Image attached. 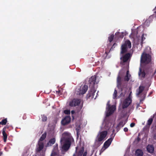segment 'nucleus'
<instances>
[{"label": "nucleus", "instance_id": "5", "mask_svg": "<svg viewBox=\"0 0 156 156\" xmlns=\"http://www.w3.org/2000/svg\"><path fill=\"white\" fill-rule=\"evenodd\" d=\"M151 60V56L148 54L143 53L141 57L140 63H141L148 64Z\"/></svg>", "mask_w": 156, "mask_h": 156}, {"label": "nucleus", "instance_id": "4", "mask_svg": "<svg viewBox=\"0 0 156 156\" xmlns=\"http://www.w3.org/2000/svg\"><path fill=\"white\" fill-rule=\"evenodd\" d=\"M44 143L43 142L38 141L35 149V153L38 156H41L44 154L43 149L44 148Z\"/></svg>", "mask_w": 156, "mask_h": 156}, {"label": "nucleus", "instance_id": "53", "mask_svg": "<svg viewBox=\"0 0 156 156\" xmlns=\"http://www.w3.org/2000/svg\"><path fill=\"white\" fill-rule=\"evenodd\" d=\"M154 14H153V15H152V16H154Z\"/></svg>", "mask_w": 156, "mask_h": 156}, {"label": "nucleus", "instance_id": "42", "mask_svg": "<svg viewBox=\"0 0 156 156\" xmlns=\"http://www.w3.org/2000/svg\"><path fill=\"white\" fill-rule=\"evenodd\" d=\"M87 155V152H85L83 153V156H86Z\"/></svg>", "mask_w": 156, "mask_h": 156}, {"label": "nucleus", "instance_id": "18", "mask_svg": "<svg viewBox=\"0 0 156 156\" xmlns=\"http://www.w3.org/2000/svg\"><path fill=\"white\" fill-rule=\"evenodd\" d=\"M126 122L122 120L120 121L117 125L116 129L118 131L120 129V127H122L125 124Z\"/></svg>", "mask_w": 156, "mask_h": 156}, {"label": "nucleus", "instance_id": "52", "mask_svg": "<svg viewBox=\"0 0 156 156\" xmlns=\"http://www.w3.org/2000/svg\"><path fill=\"white\" fill-rule=\"evenodd\" d=\"M152 93V92H151L150 93V94H151Z\"/></svg>", "mask_w": 156, "mask_h": 156}, {"label": "nucleus", "instance_id": "37", "mask_svg": "<svg viewBox=\"0 0 156 156\" xmlns=\"http://www.w3.org/2000/svg\"><path fill=\"white\" fill-rule=\"evenodd\" d=\"M135 123L133 122H132V123H131L130 124V126L131 127H134L135 126Z\"/></svg>", "mask_w": 156, "mask_h": 156}, {"label": "nucleus", "instance_id": "19", "mask_svg": "<svg viewBox=\"0 0 156 156\" xmlns=\"http://www.w3.org/2000/svg\"><path fill=\"white\" fill-rule=\"evenodd\" d=\"M55 142V138H53L50 139L47 144V146L49 147L51 146L52 145L54 144Z\"/></svg>", "mask_w": 156, "mask_h": 156}, {"label": "nucleus", "instance_id": "36", "mask_svg": "<svg viewBox=\"0 0 156 156\" xmlns=\"http://www.w3.org/2000/svg\"><path fill=\"white\" fill-rule=\"evenodd\" d=\"M116 46H117V44L116 43H114V44L113 45L111 49L115 48Z\"/></svg>", "mask_w": 156, "mask_h": 156}, {"label": "nucleus", "instance_id": "50", "mask_svg": "<svg viewBox=\"0 0 156 156\" xmlns=\"http://www.w3.org/2000/svg\"><path fill=\"white\" fill-rule=\"evenodd\" d=\"M77 148L78 147H76V151L77 150Z\"/></svg>", "mask_w": 156, "mask_h": 156}, {"label": "nucleus", "instance_id": "51", "mask_svg": "<svg viewBox=\"0 0 156 156\" xmlns=\"http://www.w3.org/2000/svg\"><path fill=\"white\" fill-rule=\"evenodd\" d=\"M144 100V99H141L140 100V101H143Z\"/></svg>", "mask_w": 156, "mask_h": 156}, {"label": "nucleus", "instance_id": "25", "mask_svg": "<svg viewBox=\"0 0 156 156\" xmlns=\"http://www.w3.org/2000/svg\"><path fill=\"white\" fill-rule=\"evenodd\" d=\"M47 135L46 132H44L41 136L38 141L41 142H43V141L45 139Z\"/></svg>", "mask_w": 156, "mask_h": 156}, {"label": "nucleus", "instance_id": "8", "mask_svg": "<svg viewBox=\"0 0 156 156\" xmlns=\"http://www.w3.org/2000/svg\"><path fill=\"white\" fill-rule=\"evenodd\" d=\"M99 81L97 80V76L94 75L92 76L89 79V88H94V85L98 83Z\"/></svg>", "mask_w": 156, "mask_h": 156}, {"label": "nucleus", "instance_id": "20", "mask_svg": "<svg viewBox=\"0 0 156 156\" xmlns=\"http://www.w3.org/2000/svg\"><path fill=\"white\" fill-rule=\"evenodd\" d=\"M6 130V128L5 127H4L2 129V133L3 137V140L4 142H6L7 138V136L5 132Z\"/></svg>", "mask_w": 156, "mask_h": 156}, {"label": "nucleus", "instance_id": "17", "mask_svg": "<svg viewBox=\"0 0 156 156\" xmlns=\"http://www.w3.org/2000/svg\"><path fill=\"white\" fill-rule=\"evenodd\" d=\"M147 151L150 153H153L154 151V148L152 145H148L147 147Z\"/></svg>", "mask_w": 156, "mask_h": 156}, {"label": "nucleus", "instance_id": "35", "mask_svg": "<svg viewBox=\"0 0 156 156\" xmlns=\"http://www.w3.org/2000/svg\"><path fill=\"white\" fill-rule=\"evenodd\" d=\"M107 107L108 108L111 107V106H110V101H108V102L107 104Z\"/></svg>", "mask_w": 156, "mask_h": 156}, {"label": "nucleus", "instance_id": "34", "mask_svg": "<svg viewBox=\"0 0 156 156\" xmlns=\"http://www.w3.org/2000/svg\"><path fill=\"white\" fill-rule=\"evenodd\" d=\"M51 156H62L61 155H60L56 153L55 152L52 153Z\"/></svg>", "mask_w": 156, "mask_h": 156}, {"label": "nucleus", "instance_id": "41", "mask_svg": "<svg viewBox=\"0 0 156 156\" xmlns=\"http://www.w3.org/2000/svg\"><path fill=\"white\" fill-rule=\"evenodd\" d=\"M79 132L78 131H77V138L79 136Z\"/></svg>", "mask_w": 156, "mask_h": 156}, {"label": "nucleus", "instance_id": "1", "mask_svg": "<svg viewBox=\"0 0 156 156\" xmlns=\"http://www.w3.org/2000/svg\"><path fill=\"white\" fill-rule=\"evenodd\" d=\"M60 142L59 148L62 154H64L69 150L71 144L74 143V141L70 133L65 132L62 134Z\"/></svg>", "mask_w": 156, "mask_h": 156}, {"label": "nucleus", "instance_id": "12", "mask_svg": "<svg viewBox=\"0 0 156 156\" xmlns=\"http://www.w3.org/2000/svg\"><path fill=\"white\" fill-rule=\"evenodd\" d=\"M81 100L79 99H73L69 103V105L71 107H75L80 104Z\"/></svg>", "mask_w": 156, "mask_h": 156}, {"label": "nucleus", "instance_id": "24", "mask_svg": "<svg viewBox=\"0 0 156 156\" xmlns=\"http://www.w3.org/2000/svg\"><path fill=\"white\" fill-rule=\"evenodd\" d=\"M115 37H117L118 38H122L124 37L123 33H120L119 32H117L115 34Z\"/></svg>", "mask_w": 156, "mask_h": 156}, {"label": "nucleus", "instance_id": "38", "mask_svg": "<svg viewBox=\"0 0 156 156\" xmlns=\"http://www.w3.org/2000/svg\"><path fill=\"white\" fill-rule=\"evenodd\" d=\"M128 129L127 127H125L124 128V131L125 132H127L128 131Z\"/></svg>", "mask_w": 156, "mask_h": 156}, {"label": "nucleus", "instance_id": "10", "mask_svg": "<svg viewBox=\"0 0 156 156\" xmlns=\"http://www.w3.org/2000/svg\"><path fill=\"white\" fill-rule=\"evenodd\" d=\"M88 89V87L87 85H84L83 86H82L80 87V89H78L77 94L80 95H83L86 93Z\"/></svg>", "mask_w": 156, "mask_h": 156}, {"label": "nucleus", "instance_id": "48", "mask_svg": "<svg viewBox=\"0 0 156 156\" xmlns=\"http://www.w3.org/2000/svg\"><path fill=\"white\" fill-rule=\"evenodd\" d=\"M60 90H58V91H57L56 92L58 93H58H60Z\"/></svg>", "mask_w": 156, "mask_h": 156}, {"label": "nucleus", "instance_id": "21", "mask_svg": "<svg viewBox=\"0 0 156 156\" xmlns=\"http://www.w3.org/2000/svg\"><path fill=\"white\" fill-rule=\"evenodd\" d=\"M131 75L129 73V71L128 70L126 73V75L124 77V81L128 82L129 81Z\"/></svg>", "mask_w": 156, "mask_h": 156}, {"label": "nucleus", "instance_id": "15", "mask_svg": "<svg viewBox=\"0 0 156 156\" xmlns=\"http://www.w3.org/2000/svg\"><path fill=\"white\" fill-rule=\"evenodd\" d=\"M71 118L69 116H66L62 121V124L63 125L65 126L70 122Z\"/></svg>", "mask_w": 156, "mask_h": 156}, {"label": "nucleus", "instance_id": "9", "mask_svg": "<svg viewBox=\"0 0 156 156\" xmlns=\"http://www.w3.org/2000/svg\"><path fill=\"white\" fill-rule=\"evenodd\" d=\"M90 90H89L88 93L86 96L87 99H89L91 100L94 98L95 93L96 90L94 88H90Z\"/></svg>", "mask_w": 156, "mask_h": 156}, {"label": "nucleus", "instance_id": "14", "mask_svg": "<svg viewBox=\"0 0 156 156\" xmlns=\"http://www.w3.org/2000/svg\"><path fill=\"white\" fill-rule=\"evenodd\" d=\"M108 109L106 114L107 117H108L111 115L115 110V105H112L108 108Z\"/></svg>", "mask_w": 156, "mask_h": 156}, {"label": "nucleus", "instance_id": "32", "mask_svg": "<svg viewBox=\"0 0 156 156\" xmlns=\"http://www.w3.org/2000/svg\"><path fill=\"white\" fill-rule=\"evenodd\" d=\"M64 112L65 114L67 115L70 114V111L69 110H65L64 111Z\"/></svg>", "mask_w": 156, "mask_h": 156}, {"label": "nucleus", "instance_id": "16", "mask_svg": "<svg viewBox=\"0 0 156 156\" xmlns=\"http://www.w3.org/2000/svg\"><path fill=\"white\" fill-rule=\"evenodd\" d=\"M114 136L115 135L112 136L104 143L103 146L105 147V148H108L110 145L113 139Z\"/></svg>", "mask_w": 156, "mask_h": 156}, {"label": "nucleus", "instance_id": "2", "mask_svg": "<svg viewBox=\"0 0 156 156\" xmlns=\"http://www.w3.org/2000/svg\"><path fill=\"white\" fill-rule=\"evenodd\" d=\"M148 65H146L144 67V69H143L141 66L139 68L138 75L141 80L144 78L145 76L148 78H151L149 76L150 71L148 70Z\"/></svg>", "mask_w": 156, "mask_h": 156}, {"label": "nucleus", "instance_id": "6", "mask_svg": "<svg viewBox=\"0 0 156 156\" xmlns=\"http://www.w3.org/2000/svg\"><path fill=\"white\" fill-rule=\"evenodd\" d=\"M131 47V44L129 40L126 41L125 43L121 46V54H123L127 51V48H130Z\"/></svg>", "mask_w": 156, "mask_h": 156}, {"label": "nucleus", "instance_id": "40", "mask_svg": "<svg viewBox=\"0 0 156 156\" xmlns=\"http://www.w3.org/2000/svg\"><path fill=\"white\" fill-rule=\"evenodd\" d=\"M136 140L139 142L140 140V138L139 137H138Z\"/></svg>", "mask_w": 156, "mask_h": 156}, {"label": "nucleus", "instance_id": "31", "mask_svg": "<svg viewBox=\"0 0 156 156\" xmlns=\"http://www.w3.org/2000/svg\"><path fill=\"white\" fill-rule=\"evenodd\" d=\"M153 119L152 118H150L147 121V125L150 126L152 123Z\"/></svg>", "mask_w": 156, "mask_h": 156}, {"label": "nucleus", "instance_id": "49", "mask_svg": "<svg viewBox=\"0 0 156 156\" xmlns=\"http://www.w3.org/2000/svg\"><path fill=\"white\" fill-rule=\"evenodd\" d=\"M143 36H144V34H143L142 35V41H143Z\"/></svg>", "mask_w": 156, "mask_h": 156}, {"label": "nucleus", "instance_id": "11", "mask_svg": "<svg viewBox=\"0 0 156 156\" xmlns=\"http://www.w3.org/2000/svg\"><path fill=\"white\" fill-rule=\"evenodd\" d=\"M107 134V132L106 131H104L100 132L98 135V142H101L104 140Z\"/></svg>", "mask_w": 156, "mask_h": 156}, {"label": "nucleus", "instance_id": "23", "mask_svg": "<svg viewBox=\"0 0 156 156\" xmlns=\"http://www.w3.org/2000/svg\"><path fill=\"white\" fill-rule=\"evenodd\" d=\"M144 87L143 86H140L138 90H137L136 94L137 95H140L144 90Z\"/></svg>", "mask_w": 156, "mask_h": 156}, {"label": "nucleus", "instance_id": "54", "mask_svg": "<svg viewBox=\"0 0 156 156\" xmlns=\"http://www.w3.org/2000/svg\"><path fill=\"white\" fill-rule=\"evenodd\" d=\"M155 16H156V15Z\"/></svg>", "mask_w": 156, "mask_h": 156}, {"label": "nucleus", "instance_id": "22", "mask_svg": "<svg viewBox=\"0 0 156 156\" xmlns=\"http://www.w3.org/2000/svg\"><path fill=\"white\" fill-rule=\"evenodd\" d=\"M135 155L136 156H143V152L141 150L137 149L136 151Z\"/></svg>", "mask_w": 156, "mask_h": 156}, {"label": "nucleus", "instance_id": "46", "mask_svg": "<svg viewBox=\"0 0 156 156\" xmlns=\"http://www.w3.org/2000/svg\"><path fill=\"white\" fill-rule=\"evenodd\" d=\"M55 148H56L57 149H58V144H56V146L55 147L54 149H55Z\"/></svg>", "mask_w": 156, "mask_h": 156}, {"label": "nucleus", "instance_id": "47", "mask_svg": "<svg viewBox=\"0 0 156 156\" xmlns=\"http://www.w3.org/2000/svg\"><path fill=\"white\" fill-rule=\"evenodd\" d=\"M2 154V152L1 151L0 152V156H1Z\"/></svg>", "mask_w": 156, "mask_h": 156}, {"label": "nucleus", "instance_id": "28", "mask_svg": "<svg viewBox=\"0 0 156 156\" xmlns=\"http://www.w3.org/2000/svg\"><path fill=\"white\" fill-rule=\"evenodd\" d=\"M114 37V35L113 34H111L108 37V40L110 42H111L113 40Z\"/></svg>", "mask_w": 156, "mask_h": 156}, {"label": "nucleus", "instance_id": "13", "mask_svg": "<svg viewBox=\"0 0 156 156\" xmlns=\"http://www.w3.org/2000/svg\"><path fill=\"white\" fill-rule=\"evenodd\" d=\"M132 99L126 98L123 101L122 104V108L124 109L127 108L131 103Z\"/></svg>", "mask_w": 156, "mask_h": 156}, {"label": "nucleus", "instance_id": "33", "mask_svg": "<svg viewBox=\"0 0 156 156\" xmlns=\"http://www.w3.org/2000/svg\"><path fill=\"white\" fill-rule=\"evenodd\" d=\"M106 149L103 146L100 151V155Z\"/></svg>", "mask_w": 156, "mask_h": 156}, {"label": "nucleus", "instance_id": "44", "mask_svg": "<svg viewBox=\"0 0 156 156\" xmlns=\"http://www.w3.org/2000/svg\"><path fill=\"white\" fill-rule=\"evenodd\" d=\"M154 139H156V133L154 134Z\"/></svg>", "mask_w": 156, "mask_h": 156}, {"label": "nucleus", "instance_id": "43", "mask_svg": "<svg viewBox=\"0 0 156 156\" xmlns=\"http://www.w3.org/2000/svg\"><path fill=\"white\" fill-rule=\"evenodd\" d=\"M153 11H154V13H156V7H155V9H154Z\"/></svg>", "mask_w": 156, "mask_h": 156}, {"label": "nucleus", "instance_id": "7", "mask_svg": "<svg viewBox=\"0 0 156 156\" xmlns=\"http://www.w3.org/2000/svg\"><path fill=\"white\" fill-rule=\"evenodd\" d=\"M130 54L129 53H128L124 55H123L122 57L120 58L121 61L120 62V64L122 66H123L126 64L127 66L128 65V60L130 57Z\"/></svg>", "mask_w": 156, "mask_h": 156}, {"label": "nucleus", "instance_id": "30", "mask_svg": "<svg viewBox=\"0 0 156 156\" xmlns=\"http://www.w3.org/2000/svg\"><path fill=\"white\" fill-rule=\"evenodd\" d=\"M117 91L116 89H115L113 94V99H115L116 98L117 96Z\"/></svg>", "mask_w": 156, "mask_h": 156}, {"label": "nucleus", "instance_id": "29", "mask_svg": "<svg viewBox=\"0 0 156 156\" xmlns=\"http://www.w3.org/2000/svg\"><path fill=\"white\" fill-rule=\"evenodd\" d=\"M41 119L42 120L43 122L46 121L47 119V116L44 115H42Z\"/></svg>", "mask_w": 156, "mask_h": 156}, {"label": "nucleus", "instance_id": "27", "mask_svg": "<svg viewBox=\"0 0 156 156\" xmlns=\"http://www.w3.org/2000/svg\"><path fill=\"white\" fill-rule=\"evenodd\" d=\"M7 122V119H5L2 120L1 122H0V125H5Z\"/></svg>", "mask_w": 156, "mask_h": 156}, {"label": "nucleus", "instance_id": "39", "mask_svg": "<svg viewBox=\"0 0 156 156\" xmlns=\"http://www.w3.org/2000/svg\"><path fill=\"white\" fill-rule=\"evenodd\" d=\"M132 93V92H131L130 94H129L128 97L127 98H129L130 99H131V94Z\"/></svg>", "mask_w": 156, "mask_h": 156}, {"label": "nucleus", "instance_id": "3", "mask_svg": "<svg viewBox=\"0 0 156 156\" xmlns=\"http://www.w3.org/2000/svg\"><path fill=\"white\" fill-rule=\"evenodd\" d=\"M126 86V83L122 80L121 77L118 75L117 78V86L121 92L119 96L121 97L122 95V91L125 87Z\"/></svg>", "mask_w": 156, "mask_h": 156}, {"label": "nucleus", "instance_id": "45", "mask_svg": "<svg viewBox=\"0 0 156 156\" xmlns=\"http://www.w3.org/2000/svg\"><path fill=\"white\" fill-rule=\"evenodd\" d=\"M71 112L72 114H73L74 113L75 111L74 110H72L71 111Z\"/></svg>", "mask_w": 156, "mask_h": 156}, {"label": "nucleus", "instance_id": "26", "mask_svg": "<svg viewBox=\"0 0 156 156\" xmlns=\"http://www.w3.org/2000/svg\"><path fill=\"white\" fill-rule=\"evenodd\" d=\"M84 151V148L82 147L81 149L79 151L77 154L76 156H82ZM73 156H76V155L74 154Z\"/></svg>", "mask_w": 156, "mask_h": 156}]
</instances>
